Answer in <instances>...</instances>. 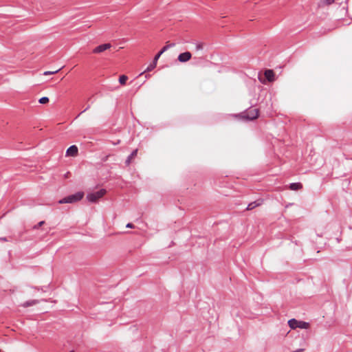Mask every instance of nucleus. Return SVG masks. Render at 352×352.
Masks as SVG:
<instances>
[{"instance_id": "4", "label": "nucleus", "mask_w": 352, "mask_h": 352, "mask_svg": "<svg viewBox=\"0 0 352 352\" xmlns=\"http://www.w3.org/2000/svg\"><path fill=\"white\" fill-rule=\"evenodd\" d=\"M107 191L104 189H101L95 192L88 193L87 195V199L89 202L95 203L97 202L100 198H102L105 194Z\"/></svg>"}, {"instance_id": "5", "label": "nucleus", "mask_w": 352, "mask_h": 352, "mask_svg": "<svg viewBox=\"0 0 352 352\" xmlns=\"http://www.w3.org/2000/svg\"><path fill=\"white\" fill-rule=\"evenodd\" d=\"M288 324L291 329H308L309 327V324L308 322L304 321H299L296 319H291L288 321Z\"/></svg>"}, {"instance_id": "13", "label": "nucleus", "mask_w": 352, "mask_h": 352, "mask_svg": "<svg viewBox=\"0 0 352 352\" xmlns=\"http://www.w3.org/2000/svg\"><path fill=\"white\" fill-rule=\"evenodd\" d=\"M258 206H259V204H257L256 202H252L248 204V206L247 207V210H251Z\"/></svg>"}, {"instance_id": "11", "label": "nucleus", "mask_w": 352, "mask_h": 352, "mask_svg": "<svg viewBox=\"0 0 352 352\" xmlns=\"http://www.w3.org/2000/svg\"><path fill=\"white\" fill-rule=\"evenodd\" d=\"M302 188L300 183H292L289 185V189L292 190H298Z\"/></svg>"}, {"instance_id": "8", "label": "nucleus", "mask_w": 352, "mask_h": 352, "mask_svg": "<svg viewBox=\"0 0 352 352\" xmlns=\"http://www.w3.org/2000/svg\"><path fill=\"white\" fill-rule=\"evenodd\" d=\"M78 153V147L76 145H72L69 147L66 151V155L68 157H76Z\"/></svg>"}, {"instance_id": "21", "label": "nucleus", "mask_w": 352, "mask_h": 352, "mask_svg": "<svg viewBox=\"0 0 352 352\" xmlns=\"http://www.w3.org/2000/svg\"><path fill=\"white\" fill-rule=\"evenodd\" d=\"M149 77H150V76H149V75H146V78H149Z\"/></svg>"}, {"instance_id": "6", "label": "nucleus", "mask_w": 352, "mask_h": 352, "mask_svg": "<svg viewBox=\"0 0 352 352\" xmlns=\"http://www.w3.org/2000/svg\"><path fill=\"white\" fill-rule=\"evenodd\" d=\"M111 47V45L110 43H104L100 45L97 46L93 50V53L94 54H100L105 50H107Z\"/></svg>"}, {"instance_id": "18", "label": "nucleus", "mask_w": 352, "mask_h": 352, "mask_svg": "<svg viewBox=\"0 0 352 352\" xmlns=\"http://www.w3.org/2000/svg\"><path fill=\"white\" fill-rule=\"evenodd\" d=\"M324 5H331L334 2V0H322V1Z\"/></svg>"}, {"instance_id": "1", "label": "nucleus", "mask_w": 352, "mask_h": 352, "mask_svg": "<svg viewBox=\"0 0 352 352\" xmlns=\"http://www.w3.org/2000/svg\"><path fill=\"white\" fill-rule=\"evenodd\" d=\"M258 115L259 111L258 109L251 108L235 116L243 120H254L258 117Z\"/></svg>"}, {"instance_id": "9", "label": "nucleus", "mask_w": 352, "mask_h": 352, "mask_svg": "<svg viewBox=\"0 0 352 352\" xmlns=\"http://www.w3.org/2000/svg\"><path fill=\"white\" fill-rule=\"evenodd\" d=\"M265 76L269 82L274 81V72L272 69H267L265 72Z\"/></svg>"}, {"instance_id": "20", "label": "nucleus", "mask_w": 352, "mask_h": 352, "mask_svg": "<svg viewBox=\"0 0 352 352\" xmlns=\"http://www.w3.org/2000/svg\"><path fill=\"white\" fill-rule=\"evenodd\" d=\"M126 228H134L135 226L133 224L131 223H129L126 224Z\"/></svg>"}, {"instance_id": "19", "label": "nucleus", "mask_w": 352, "mask_h": 352, "mask_svg": "<svg viewBox=\"0 0 352 352\" xmlns=\"http://www.w3.org/2000/svg\"><path fill=\"white\" fill-rule=\"evenodd\" d=\"M196 48H197V50H202L203 49V44L202 43L198 44L197 45Z\"/></svg>"}, {"instance_id": "2", "label": "nucleus", "mask_w": 352, "mask_h": 352, "mask_svg": "<svg viewBox=\"0 0 352 352\" xmlns=\"http://www.w3.org/2000/svg\"><path fill=\"white\" fill-rule=\"evenodd\" d=\"M175 46V44L174 43H169V42H167L166 43V45H165L162 50L161 51L157 54L155 55V56L154 57V59H153V61L152 63H151L148 67L147 68L142 72L140 74V75H142L145 72H151L152 71L153 69H154L156 66H157V60L159 58H160V56L164 52H166L170 47H173Z\"/></svg>"}, {"instance_id": "12", "label": "nucleus", "mask_w": 352, "mask_h": 352, "mask_svg": "<svg viewBox=\"0 0 352 352\" xmlns=\"http://www.w3.org/2000/svg\"><path fill=\"white\" fill-rule=\"evenodd\" d=\"M38 301L36 300H30V301H27L25 302V303H23L22 305V306L23 307H30V306H33V305H35L36 304H37Z\"/></svg>"}, {"instance_id": "14", "label": "nucleus", "mask_w": 352, "mask_h": 352, "mask_svg": "<svg viewBox=\"0 0 352 352\" xmlns=\"http://www.w3.org/2000/svg\"><path fill=\"white\" fill-rule=\"evenodd\" d=\"M127 80L128 77L125 75H122L119 78V82L121 85H125Z\"/></svg>"}, {"instance_id": "7", "label": "nucleus", "mask_w": 352, "mask_h": 352, "mask_svg": "<svg viewBox=\"0 0 352 352\" xmlns=\"http://www.w3.org/2000/svg\"><path fill=\"white\" fill-rule=\"evenodd\" d=\"M191 58H192L191 53L189 52H186L180 54L178 56L177 59L180 63H186V62L190 60L191 59Z\"/></svg>"}, {"instance_id": "10", "label": "nucleus", "mask_w": 352, "mask_h": 352, "mask_svg": "<svg viewBox=\"0 0 352 352\" xmlns=\"http://www.w3.org/2000/svg\"><path fill=\"white\" fill-rule=\"evenodd\" d=\"M138 154V149L134 150L132 153L128 157L127 160H126L125 163L126 166H129L132 160L137 156Z\"/></svg>"}, {"instance_id": "3", "label": "nucleus", "mask_w": 352, "mask_h": 352, "mask_svg": "<svg viewBox=\"0 0 352 352\" xmlns=\"http://www.w3.org/2000/svg\"><path fill=\"white\" fill-rule=\"evenodd\" d=\"M84 193L78 192L74 195H69L58 201V203L62 204H73L77 202L82 199Z\"/></svg>"}, {"instance_id": "22", "label": "nucleus", "mask_w": 352, "mask_h": 352, "mask_svg": "<svg viewBox=\"0 0 352 352\" xmlns=\"http://www.w3.org/2000/svg\"><path fill=\"white\" fill-rule=\"evenodd\" d=\"M0 352H1V351H0Z\"/></svg>"}, {"instance_id": "15", "label": "nucleus", "mask_w": 352, "mask_h": 352, "mask_svg": "<svg viewBox=\"0 0 352 352\" xmlns=\"http://www.w3.org/2000/svg\"><path fill=\"white\" fill-rule=\"evenodd\" d=\"M39 103L41 104H47L49 102V98L47 97H43L39 99L38 100Z\"/></svg>"}, {"instance_id": "16", "label": "nucleus", "mask_w": 352, "mask_h": 352, "mask_svg": "<svg viewBox=\"0 0 352 352\" xmlns=\"http://www.w3.org/2000/svg\"><path fill=\"white\" fill-rule=\"evenodd\" d=\"M45 224V221H40L39 223H38L36 225H35L34 227H33V229L36 230V229H38L40 227H41L42 226H43Z\"/></svg>"}, {"instance_id": "17", "label": "nucleus", "mask_w": 352, "mask_h": 352, "mask_svg": "<svg viewBox=\"0 0 352 352\" xmlns=\"http://www.w3.org/2000/svg\"><path fill=\"white\" fill-rule=\"evenodd\" d=\"M58 71H59V69L56 70V71H54V72L46 71V72H45L43 73V74H44L45 76L51 75V74H54L57 73Z\"/></svg>"}]
</instances>
